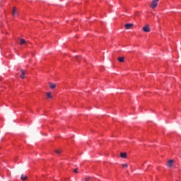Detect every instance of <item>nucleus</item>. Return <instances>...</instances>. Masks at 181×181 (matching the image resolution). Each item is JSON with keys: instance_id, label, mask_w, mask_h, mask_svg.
I'll return each mask as SVG.
<instances>
[{"instance_id": "1", "label": "nucleus", "mask_w": 181, "mask_h": 181, "mask_svg": "<svg viewBox=\"0 0 181 181\" xmlns=\"http://www.w3.org/2000/svg\"><path fill=\"white\" fill-rule=\"evenodd\" d=\"M144 32H146V33H148V32H151V28H149V25H146L143 27Z\"/></svg>"}, {"instance_id": "2", "label": "nucleus", "mask_w": 181, "mask_h": 181, "mask_svg": "<svg viewBox=\"0 0 181 181\" xmlns=\"http://www.w3.org/2000/svg\"><path fill=\"white\" fill-rule=\"evenodd\" d=\"M158 1H152V3H151V8L152 9H155V8H156V6H158Z\"/></svg>"}, {"instance_id": "3", "label": "nucleus", "mask_w": 181, "mask_h": 181, "mask_svg": "<svg viewBox=\"0 0 181 181\" xmlns=\"http://www.w3.org/2000/svg\"><path fill=\"white\" fill-rule=\"evenodd\" d=\"M132 26H134L133 23H127L124 25V28L125 29H131V28H132Z\"/></svg>"}, {"instance_id": "4", "label": "nucleus", "mask_w": 181, "mask_h": 181, "mask_svg": "<svg viewBox=\"0 0 181 181\" xmlns=\"http://www.w3.org/2000/svg\"><path fill=\"white\" fill-rule=\"evenodd\" d=\"M167 166L168 168H172V166H173V160H169L167 163Z\"/></svg>"}, {"instance_id": "5", "label": "nucleus", "mask_w": 181, "mask_h": 181, "mask_svg": "<svg viewBox=\"0 0 181 181\" xmlns=\"http://www.w3.org/2000/svg\"><path fill=\"white\" fill-rule=\"evenodd\" d=\"M117 60H118V62H119V63H124V62H125V57H119L118 58H117Z\"/></svg>"}, {"instance_id": "6", "label": "nucleus", "mask_w": 181, "mask_h": 181, "mask_svg": "<svg viewBox=\"0 0 181 181\" xmlns=\"http://www.w3.org/2000/svg\"><path fill=\"white\" fill-rule=\"evenodd\" d=\"M13 16H18V12L16 11V8H13Z\"/></svg>"}, {"instance_id": "7", "label": "nucleus", "mask_w": 181, "mask_h": 181, "mask_svg": "<svg viewBox=\"0 0 181 181\" xmlns=\"http://www.w3.org/2000/svg\"><path fill=\"white\" fill-rule=\"evenodd\" d=\"M20 45H26V40H25L23 38L20 39Z\"/></svg>"}, {"instance_id": "8", "label": "nucleus", "mask_w": 181, "mask_h": 181, "mask_svg": "<svg viewBox=\"0 0 181 181\" xmlns=\"http://www.w3.org/2000/svg\"><path fill=\"white\" fill-rule=\"evenodd\" d=\"M49 88H50L52 90L56 88V83H49Z\"/></svg>"}, {"instance_id": "9", "label": "nucleus", "mask_w": 181, "mask_h": 181, "mask_svg": "<svg viewBox=\"0 0 181 181\" xmlns=\"http://www.w3.org/2000/svg\"><path fill=\"white\" fill-rule=\"evenodd\" d=\"M120 156L123 158V159H127V153H120Z\"/></svg>"}, {"instance_id": "10", "label": "nucleus", "mask_w": 181, "mask_h": 181, "mask_svg": "<svg viewBox=\"0 0 181 181\" xmlns=\"http://www.w3.org/2000/svg\"><path fill=\"white\" fill-rule=\"evenodd\" d=\"M21 78H25V71L23 69H21Z\"/></svg>"}, {"instance_id": "11", "label": "nucleus", "mask_w": 181, "mask_h": 181, "mask_svg": "<svg viewBox=\"0 0 181 181\" xmlns=\"http://www.w3.org/2000/svg\"><path fill=\"white\" fill-rule=\"evenodd\" d=\"M46 95H47V98H53V96L52 95V93L47 92Z\"/></svg>"}, {"instance_id": "12", "label": "nucleus", "mask_w": 181, "mask_h": 181, "mask_svg": "<svg viewBox=\"0 0 181 181\" xmlns=\"http://www.w3.org/2000/svg\"><path fill=\"white\" fill-rule=\"evenodd\" d=\"M21 180H26L28 179V176L22 174L21 177Z\"/></svg>"}, {"instance_id": "13", "label": "nucleus", "mask_w": 181, "mask_h": 181, "mask_svg": "<svg viewBox=\"0 0 181 181\" xmlns=\"http://www.w3.org/2000/svg\"><path fill=\"white\" fill-rule=\"evenodd\" d=\"M122 166L123 168H128V164H127V163H124V164H122Z\"/></svg>"}, {"instance_id": "14", "label": "nucleus", "mask_w": 181, "mask_h": 181, "mask_svg": "<svg viewBox=\"0 0 181 181\" xmlns=\"http://www.w3.org/2000/svg\"><path fill=\"white\" fill-rule=\"evenodd\" d=\"M56 153H57L59 155V153H62V151L60 150H56L55 151Z\"/></svg>"}, {"instance_id": "15", "label": "nucleus", "mask_w": 181, "mask_h": 181, "mask_svg": "<svg viewBox=\"0 0 181 181\" xmlns=\"http://www.w3.org/2000/svg\"><path fill=\"white\" fill-rule=\"evenodd\" d=\"M85 181H90V177H86V178L85 179Z\"/></svg>"}, {"instance_id": "16", "label": "nucleus", "mask_w": 181, "mask_h": 181, "mask_svg": "<svg viewBox=\"0 0 181 181\" xmlns=\"http://www.w3.org/2000/svg\"><path fill=\"white\" fill-rule=\"evenodd\" d=\"M74 173H78V172L77 171V169L74 170Z\"/></svg>"}]
</instances>
